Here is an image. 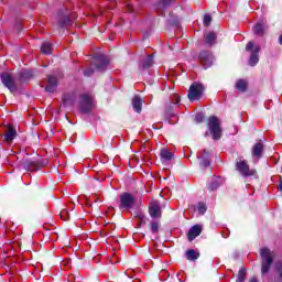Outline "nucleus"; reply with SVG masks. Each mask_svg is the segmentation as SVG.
Returning <instances> with one entry per match:
<instances>
[{
  "instance_id": "nucleus-6",
  "label": "nucleus",
  "mask_w": 282,
  "mask_h": 282,
  "mask_svg": "<svg viewBox=\"0 0 282 282\" xmlns=\"http://www.w3.org/2000/svg\"><path fill=\"white\" fill-rule=\"evenodd\" d=\"M236 166H237V171H239V173H241L243 177H252L257 175V171L250 170L246 161L237 162Z\"/></svg>"
},
{
  "instance_id": "nucleus-36",
  "label": "nucleus",
  "mask_w": 282,
  "mask_h": 282,
  "mask_svg": "<svg viewBox=\"0 0 282 282\" xmlns=\"http://www.w3.org/2000/svg\"><path fill=\"white\" fill-rule=\"evenodd\" d=\"M63 102H64V105H67V99L64 98V99H63Z\"/></svg>"
},
{
  "instance_id": "nucleus-3",
  "label": "nucleus",
  "mask_w": 282,
  "mask_h": 282,
  "mask_svg": "<svg viewBox=\"0 0 282 282\" xmlns=\"http://www.w3.org/2000/svg\"><path fill=\"white\" fill-rule=\"evenodd\" d=\"M119 199H120L119 208L121 210H130V208H133V206H135V198L133 197V195L129 193L121 194L119 196Z\"/></svg>"
},
{
  "instance_id": "nucleus-10",
  "label": "nucleus",
  "mask_w": 282,
  "mask_h": 282,
  "mask_svg": "<svg viewBox=\"0 0 282 282\" xmlns=\"http://www.w3.org/2000/svg\"><path fill=\"white\" fill-rule=\"evenodd\" d=\"M200 63L204 65V67H210L213 65V55L208 52H202L199 55Z\"/></svg>"
},
{
  "instance_id": "nucleus-23",
  "label": "nucleus",
  "mask_w": 282,
  "mask_h": 282,
  "mask_svg": "<svg viewBox=\"0 0 282 282\" xmlns=\"http://www.w3.org/2000/svg\"><path fill=\"white\" fill-rule=\"evenodd\" d=\"M246 281V269H240L236 282Z\"/></svg>"
},
{
  "instance_id": "nucleus-14",
  "label": "nucleus",
  "mask_w": 282,
  "mask_h": 282,
  "mask_svg": "<svg viewBox=\"0 0 282 282\" xmlns=\"http://www.w3.org/2000/svg\"><path fill=\"white\" fill-rule=\"evenodd\" d=\"M132 107L137 113H140L142 111V99L138 96H134L132 98Z\"/></svg>"
},
{
  "instance_id": "nucleus-32",
  "label": "nucleus",
  "mask_w": 282,
  "mask_h": 282,
  "mask_svg": "<svg viewBox=\"0 0 282 282\" xmlns=\"http://www.w3.org/2000/svg\"><path fill=\"white\" fill-rule=\"evenodd\" d=\"M177 102H180V96H176V101H175V104L177 105Z\"/></svg>"
},
{
  "instance_id": "nucleus-12",
  "label": "nucleus",
  "mask_w": 282,
  "mask_h": 282,
  "mask_svg": "<svg viewBox=\"0 0 282 282\" xmlns=\"http://www.w3.org/2000/svg\"><path fill=\"white\" fill-rule=\"evenodd\" d=\"M57 85H58V79L54 76H48L45 90L48 91V94H54V91H56Z\"/></svg>"
},
{
  "instance_id": "nucleus-38",
  "label": "nucleus",
  "mask_w": 282,
  "mask_h": 282,
  "mask_svg": "<svg viewBox=\"0 0 282 282\" xmlns=\"http://www.w3.org/2000/svg\"><path fill=\"white\" fill-rule=\"evenodd\" d=\"M85 75H86V76H89L90 74H89V73H87V72H85Z\"/></svg>"
},
{
  "instance_id": "nucleus-4",
  "label": "nucleus",
  "mask_w": 282,
  "mask_h": 282,
  "mask_svg": "<svg viewBox=\"0 0 282 282\" xmlns=\"http://www.w3.org/2000/svg\"><path fill=\"white\" fill-rule=\"evenodd\" d=\"M246 51L251 52V56L249 58V65L251 67H254V65L259 63V52L261 51V47H259V45H254V43L252 42H249L246 45Z\"/></svg>"
},
{
  "instance_id": "nucleus-30",
  "label": "nucleus",
  "mask_w": 282,
  "mask_h": 282,
  "mask_svg": "<svg viewBox=\"0 0 282 282\" xmlns=\"http://www.w3.org/2000/svg\"><path fill=\"white\" fill-rule=\"evenodd\" d=\"M171 1H173V0H162V3H163V6H169V3H171Z\"/></svg>"
},
{
  "instance_id": "nucleus-25",
  "label": "nucleus",
  "mask_w": 282,
  "mask_h": 282,
  "mask_svg": "<svg viewBox=\"0 0 282 282\" xmlns=\"http://www.w3.org/2000/svg\"><path fill=\"white\" fill-rule=\"evenodd\" d=\"M151 65H153V56L149 55L143 63V67H151Z\"/></svg>"
},
{
  "instance_id": "nucleus-29",
  "label": "nucleus",
  "mask_w": 282,
  "mask_h": 282,
  "mask_svg": "<svg viewBox=\"0 0 282 282\" xmlns=\"http://www.w3.org/2000/svg\"><path fill=\"white\" fill-rule=\"evenodd\" d=\"M158 228H159L158 223H152V224H151V230H152V232H158Z\"/></svg>"
},
{
  "instance_id": "nucleus-33",
  "label": "nucleus",
  "mask_w": 282,
  "mask_h": 282,
  "mask_svg": "<svg viewBox=\"0 0 282 282\" xmlns=\"http://www.w3.org/2000/svg\"><path fill=\"white\" fill-rule=\"evenodd\" d=\"M250 282H259V281H257L256 278H252V279L250 280Z\"/></svg>"
},
{
  "instance_id": "nucleus-28",
  "label": "nucleus",
  "mask_w": 282,
  "mask_h": 282,
  "mask_svg": "<svg viewBox=\"0 0 282 282\" xmlns=\"http://www.w3.org/2000/svg\"><path fill=\"white\" fill-rule=\"evenodd\" d=\"M196 122H202L204 120V115L197 113L195 117Z\"/></svg>"
},
{
  "instance_id": "nucleus-5",
  "label": "nucleus",
  "mask_w": 282,
  "mask_h": 282,
  "mask_svg": "<svg viewBox=\"0 0 282 282\" xmlns=\"http://www.w3.org/2000/svg\"><path fill=\"white\" fill-rule=\"evenodd\" d=\"M204 95V85L199 83H194L191 85L188 90V98L189 100H199L202 96Z\"/></svg>"
},
{
  "instance_id": "nucleus-21",
  "label": "nucleus",
  "mask_w": 282,
  "mask_h": 282,
  "mask_svg": "<svg viewBox=\"0 0 282 282\" xmlns=\"http://www.w3.org/2000/svg\"><path fill=\"white\" fill-rule=\"evenodd\" d=\"M195 210L198 212V215H204L207 210L206 204L204 203H198L195 207Z\"/></svg>"
},
{
  "instance_id": "nucleus-40",
  "label": "nucleus",
  "mask_w": 282,
  "mask_h": 282,
  "mask_svg": "<svg viewBox=\"0 0 282 282\" xmlns=\"http://www.w3.org/2000/svg\"><path fill=\"white\" fill-rule=\"evenodd\" d=\"M98 69H102V67H101V66H98Z\"/></svg>"
},
{
  "instance_id": "nucleus-11",
  "label": "nucleus",
  "mask_w": 282,
  "mask_h": 282,
  "mask_svg": "<svg viewBox=\"0 0 282 282\" xmlns=\"http://www.w3.org/2000/svg\"><path fill=\"white\" fill-rule=\"evenodd\" d=\"M17 138V130L12 126L4 127V140L6 142H12Z\"/></svg>"
},
{
  "instance_id": "nucleus-8",
  "label": "nucleus",
  "mask_w": 282,
  "mask_h": 282,
  "mask_svg": "<svg viewBox=\"0 0 282 282\" xmlns=\"http://www.w3.org/2000/svg\"><path fill=\"white\" fill-rule=\"evenodd\" d=\"M1 82L4 87H8L10 89V91H14L17 89V86L14 85V80L12 79V75H10V73L2 74Z\"/></svg>"
},
{
  "instance_id": "nucleus-7",
  "label": "nucleus",
  "mask_w": 282,
  "mask_h": 282,
  "mask_svg": "<svg viewBox=\"0 0 282 282\" xmlns=\"http://www.w3.org/2000/svg\"><path fill=\"white\" fill-rule=\"evenodd\" d=\"M94 107V97L91 95H83L80 101V111L87 113Z\"/></svg>"
},
{
  "instance_id": "nucleus-17",
  "label": "nucleus",
  "mask_w": 282,
  "mask_h": 282,
  "mask_svg": "<svg viewBox=\"0 0 282 282\" xmlns=\"http://www.w3.org/2000/svg\"><path fill=\"white\" fill-rule=\"evenodd\" d=\"M161 159L163 162H169L170 160H173V153L166 149L161 150Z\"/></svg>"
},
{
  "instance_id": "nucleus-26",
  "label": "nucleus",
  "mask_w": 282,
  "mask_h": 282,
  "mask_svg": "<svg viewBox=\"0 0 282 282\" xmlns=\"http://www.w3.org/2000/svg\"><path fill=\"white\" fill-rule=\"evenodd\" d=\"M212 21H213V18L210 15H205L204 20H203L205 28H208V25H210Z\"/></svg>"
},
{
  "instance_id": "nucleus-16",
  "label": "nucleus",
  "mask_w": 282,
  "mask_h": 282,
  "mask_svg": "<svg viewBox=\"0 0 282 282\" xmlns=\"http://www.w3.org/2000/svg\"><path fill=\"white\" fill-rule=\"evenodd\" d=\"M186 259L188 261H196V259H199V252L191 249L186 251Z\"/></svg>"
},
{
  "instance_id": "nucleus-24",
  "label": "nucleus",
  "mask_w": 282,
  "mask_h": 282,
  "mask_svg": "<svg viewBox=\"0 0 282 282\" xmlns=\"http://www.w3.org/2000/svg\"><path fill=\"white\" fill-rule=\"evenodd\" d=\"M275 270L278 272V279L279 281H282V262H278L275 264Z\"/></svg>"
},
{
  "instance_id": "nucleus-20",
  "label": "nucleus",
  "mask_w": 282,
  "mask_h": 282,
  "mask_svg": "<svg viewBox=\"0 0 282 282\" xmlns=\"http://www.w3.org/2000/svg\"><path fill=\"white\" fill-rule=\"evenodd\" d=\"M41 52L43 54H51L52 53V45L47 42L43 43L41 46Z\"/></svg>"
},
{
  "instance_id": "nucleus-34",
  "label": "nucleus",
  "mask_w": 282,
  "mask_h": 282,
  "mask_svg": "<svg viewBox=\"0 0 282 282\" xmlns=\"http://www.w3.org/2000/svg\"><path fill=\"white\" fill-rule=\"evenodd\" d=\"M131 4H128V10H129V12H131Z\"/></svg>"
},
{
  "instance_id": "nucleus-18",
  "label": "nucleus",
  "mask_w": 282,
  "mask_h": 282,
  "mask_svg": "<svg viewBox=\"0 0 282 282\" xmlns=\"http://www.w3.org/2000/svg\"><path fill=\"white\" fill-rule=\"evenodd\" d=\"M265 30H268V28L263 22H259L258 24L254 25V29H253L256 34H263Z\"/></svg>"
},
{
  "instance_id": "nucleus-15",
  "label": "nucleus",
  "mask_w": 282,
  "mask_h": 282,
  "mask_svg": "<svg viewBox=\"0 0 282 282\" xmlns=\"http://www.w3.org/2000/svg\"><path fill=\"white\" fill-rule=\"evenodd\" d=\"M262 153H263V143H256L252 149L253 158H261Z\"/></svg>"
},
{
  "instance_id": "nucleus-39",
  "label": "nucleus",
  "mask_w": 282,
  "mask_h": 282,
  "mask_svg": "<svg viewBox=\"0 0 282 282\" xmlns=\"http://www.w3.org/2000/svg\"><path fill=\"white\" fill-rule=\"evenodd\" d=\"M213 188H217V186H213V185H212V189H213Z\"/></svg>"
},
{
  "instance_id": "nucleus-9",
  "label": "nucleus",
  "mask_w": 282,
  "mask_h": 282,
  "mask_svg": "<svg viewBox=\"0 0 282 282\" xmlns=\"http://www.w3.org/2000/svg\"><path fill=\"white\" fill-rule=\"evenodd\" d=\"M149 213L153 219L158 217H162V209L160 208V203L159 202L150 203Z\"/></svg>"
},
{
  "instance_id": "nucleus-37",
  "label": "nucleus",
  "mask_w": 282,
  "mask_h": 282,
  "mask_svg": "<svg viewBox=\"0 0 282 282\" xmlns=\"http://www.w3.org/2000/svg\"><path fill=\"white\" fill-rule=\"evenodd\" d=\"M107 63H109L108 61H104V65H107Z\"/></svg>"
},
{
  "instance_id": "nucleus-31",
  "label": "nucleus",
  "mask_w": 282,
  "mask_h": 282,
  "mask_svg": "<svg viewBox=\"0 0 282 282\" xmlns=\"http://www.w3.org/2000/svg\"><path fill=\"white\" fill-rule=\"evenodd\" d=\"M207 165H208V161H204V162L200 163V166H203L204 169H205V166H207Z\"/></svg>"
},
{
  "instance_id": "nucleus-1",
  "label": "nucleus",
  "mask_w": 282,
  "mask_h": 282,
  "mask_svg": "<svg viewBox=\"0 0 282 282\" xmlns=\"http://www.w3.org/2000/svg\"><path fill=\"white\" fill-rule=\"evenodd\" d=\"M260 254L262 257L261 272L262 274H268V272L270 271V265H272V261L274 259V253L270 251V249L263 248L261 249Z\"/></svg>"
},
{
  "instance_id": "nucleus-22",
  "label": "nucleus",
  "mask_w": 282,
  "mask_h": 282,
  "mask_svg": "<svg viewBox=\"0 0 282 282\" xmlns=\"http://www.w3.org/2000/svg\"><path fill=\"white\" fill-rule=\"evenodd\" d=\"M217 39V35L215 33H208L206 35V43H208V45H213V43H215Z\"/></svg>"
},
{
  "instance_id": "nucleus-35",
  "label": "nucleus",
  "mask_w": 282,
  "mask_h": 282,
  "mask_svg": "<svg viewBox=\"0 0 282 282\" xmlns=\"http://www.w3.org/2000/svg\"><path fill=\"white\" fill-rule=\"evenodd\" d=\"M280 45H282V35L279 39Z\"/></svg>"
},
{
  "instance_id": "nucleus-2",
  "label": "nucleus",
  "mask_w": 282,
  "mask_h": 282,
  "mask_svg": "<svg viewBox=\"0 0 282 282\" xmlns=\"http://www.w3.org/2000/svg\"><path fill=\"white\" fill-rule=\"evenodd\" d=\"M208 130L210 135H213V140H219L221 138V127L217 117L209 118Z\"/></svg>"
},
{
  "instance_id": "nucleus-13",
  "label": "nucleus",
  "mask_w": 282,
  "mask_h": 282,
  "mask_svg": "<svg viewBox=\"0 0 282 282\" xmlns=\"http://www.w3.org/2000/svg\"><path fill=\"white\" fill-rule=\"evenodd\" d=\"M199 235H202V226L195 225L189 229L187 234L188 241H193V239H195L196 237H199Z\"/></svg>"
},
{
  "instance_id": "nucleus-27",
  "label": "nucleus",
  "mask_w": 282,
  "mask_h": 282,
  "mask_svg": "<svg viewBox=\"0 0 282 282\" xmlns=\"http://www.w3.org/2000/svg\"><path fill=\"white\" fill-rule=\"evenodd\" d=\"M61 219H64V221H67V219H69V217L67 216V210H63L59 214Z\"/></svg>"
},
{
  "instance_id": "nucleus-19",
  "label": "nucleus",
  "mask_w": 282,
  "mask_h": 282,
  "mask_svg": "<svg viewBox=\"0 0 282 282\" xmlns=\"http://www.w3.org/2000/svg\"><path fill=\"white\" fill-rule=\"evenodd\" d=\"M236 89H238V91H246V89H248V82L240 79L236 83Z\"/></svg>"
}]
</instances>
